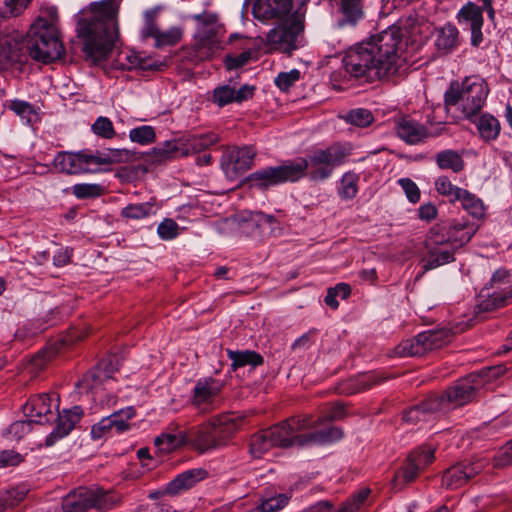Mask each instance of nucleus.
<instances>
[{"label":"nucleus","mask_w":512,"mask_h":512,"mask_svg":"<svg viewBox=\"0 0 512 512\" xmlns=\"http://www.w3.org/2000/svg\"><path fill=\"white\" fill-rule=\"evenodd\" d=\"M480 387V373L474 372L458 380L441 395H432L421 404L410 408L403 414V420L412 425L428 422L434 414H446L467 404L473 399Z\"/></svg>","instance_id":"obj_4"},{"label":"nucleus","mask_w":512,"mask_h":512,"mask_svg":"<svg viewBox=\"0 0 512 512\" xmlns=\"http://www.w3.org/2000/svg\"><path fill=\"white\" fill-rule=\"evenodd\" d=\"M506 372V368L503 365L488 366L482 368V384L491 378H497Z\"/></svg>","instance_id":"obj_64"},{"label":"nucleus","mask_w":512,"mask_h":512,"mask_svg":"<svg viewBox=\"0 0 512 512\" xmlns=\"http://www.w3.org/2000/svg\"><path fill=\"white\" fill-rule=\"evenodd\" d=\"M7 107L26 123H32L33 118L36 117L33 106L26 101L14 99L7 104Z\"/></svg>","instance_id":"obj_41"},{"label":"nucleus","mask_w":512,"mask_h":512,"mask_svg":"<svg viewBox=\"0 0 512 512\" xmlns=\"http://www.w3.org/2000/svg\"><path fill=\"white\" fill-rule=\"evenodd\" d=\"M307 417H291L278 425L254 434L250 440L249 452L254 458H261L275 446L288 448L296 446L295 432L309 428Z\"/></svg>","instance_id":"obj_6"},{"label":"nucleus","mask_w":512,"mask_h":512,"mask_svg":"<svg viewBox=\"0 0 512 512\" xmlns=\"http://www.w3.org/2000/svg\"><path fill=\"white\" fill-rule=\"evenodd\" d=\"M298 417H307L310 422L309 428H306L301 432H295V442L298 447L332 443L340 440L343 436L341 429L337 427H328L323 430H317V426L323 421L322 418L317 421H312V418L309 415H299Z\"/></svg>","instance_id":"obj_17"},{"label":"nucleus","mask_w":512,"mask_h":512,"mask_svg":"<svg viewBox=\"0 0 512 512\" xmlns=\"http://www.w3.org/2000/svg\"><path fill=\"white\" fill-rule=\"evenodd\" d=\"M253 51L250 48L245 49L239 55H228L225 58V65L227 69H237L249 62L252 57Z\"/></svg>","instance_id":"obj_59"},{"label":"nucleus","mask_w":512,"mask_h":512,"mask_svg":"<svg viewBox=\"0 0 512 512\" xmlns=\"http://www.w3.org/2000/svg\"><path fill=\"white\" fill-rule=\"evenodd\" d=\"M451 336L450 330L446 328L424 331L412 339L402 341L396 347V354L401 357L422 356L447 344Z\"/></svg>","instance_id":"obj_12"},{"label":"nucleus","mask_w":512,"mask_h":512,"mask_svg":"<svg viewBox=\"0 0 512 512\" xmlns=\"http://www.w3.org/2000/svg\"><path fill=\"white\" fill-rule=\"evenodd\" d=\"M135 416L132 406L118 410L107 417H103L91 428V437L99 440L114 433H122L129 429L128 421Z\"/></svg>","instance_id":"obj_18"},{"label":"nucleus","mask_w":512,"mask_h":512,"mask_svg":"<svg viewBox=\"0 0 512 512\" xmlns=\"http://www.w3.org/2000/svg\"><path fill=\"white\" fill-rule=\"evenodd\" d=\"M20 461L19 454L9 450L0 451V468L17 465Z\"/></svg>","instance_id":"obj_63"},{"label":"nucleus","mask_w":512,"mask_h":512,"mask_svg":"<svg viewBox=\"0 0 512 512\" xmlns=\"http://www.w3.org/2000/svg\"><path fill=\"white\" fill-rule=\"evenodd\" d=\"M118 7L111 0L94 2L83 9L77 19V33L83 41V51L93 62L106 59L119 38Z\"/></svg>","instance_id":"obj_3"},{"label":"nucleus","mask_w":512,"mask_h":512,"mask_svg":"<svg viewBox=\"0 0 512 512\" xmlns=\"http://www.w3.org/2000/svg\"><path fill=\"white\" fill-rule=\"evenodd\" d=\"M510 302H512V289L494 291L492 294H487L486 298L482 300V312L493 311L508 305Z\"/></svg>","instance_id":"obj_36"},{"label":"nucleus","mask_w":512,"mask_h":512,"mask_svg":"<svg viewBox=\"0 0 512 512\" xmlns=\"http://www.w3.org/2000/svg\"><path fill=\"white\" fill-rule=\"evenodd\" d=\"M474 232L475 229L472 226L458 223L449 228L445 239L455 249L467 243Z\"/></svg>","instance_id":"obj_33"},{"label":"nucleus","mask_w":512,"mask_h":512,"mask_svg":"<svg viewBox=\"0 0 512 512\" xmlns=\"http://www.w3.org/2000/svg\"><path fill=\"white\" fill-rule=\"evenodd\" d=\"M227 355L229 359L232 361L231 367L233 370H237L240 367L251 366L256 367L263 364V357L251 350H227Z\"/></svg>","instance_id":"obj_30"},{"label":"nucleus","mask_w":512,"mask_h":512,"mask_svg":"<svg viewBox=\"0 0 512 512\" xmlns=\"http://www.w3.org/2000/svg\"><path fill=\"white\" fill-rule=\"evenodd\" d=\"M480 472L478 462L468 465H455L447 469L442 476V485L448 489H457Z\"/></svg>","instance_id":"obj_27"},{"label":"nucleus","mask_w":512,"mask_h":512,"mask_svg":"<svg viewBox=\"0 0 512 512\" xmlns=\"http://www.w3.org/2000/svg\"><path fill=\"white\" fill-rule=\"evenodd\" d=\"M51 19H37L30 27L24 48L29 56L43 63L53 62L64 54V46L59 40L56 28L55 12L50 13Z\"/></svg>","instance_id":"obj_5"},{"label":"nucleus","mask_w":512,"mask_h":512,"mask_svg":"<svg viewBox=\"0 0 512 512\" xmlns=\"http://www.w3.org/2000/svg\"><path fill=\"white\" fill-rule=\"evenodd\" d=\"M199 27L195 38L197 54L202 59L213 57L221 49L222 25L215 13L204 11L192 15Z\"/></svg>","instance_id":"obj_11"},{"label":"nucleus","mask_w":512,"mask_h":512,"mask_svg":"<svg viewBox=\"0 0 512 512\" xmlns=\"http://www.w3.org/2000/svg\"><path fill=\"white\" fill-rule=\"evenodd\" d=\"M24 7V0H0V17L9 18L17 16Z\"/></svg>","instance_id":"obj_54"},{"label":"nucleus","mask_w":512,"mask_h":512,"mask_svg":"<svg viewBox=\"0 0 512 512\" xmlns=\"http://www.w3.org/2000/svg\"><path fill=\"white\" fill-rule=\"evenodd\" d=\"M359 175L354 172H346L340 181L339 196L344 200L353 199L358 193Z\"/></svg>","instance_id":"obj_38"},{"label":"nucleus","mask_w":512,"mask_h":512,"mask_svg":"<svg viewBox=\"0 0 512 512\" xmlns=\"http://www.w3.org/2000/svg\"><path fill=\"white\" fill-rule=\"evenodd\" d=\"M83 414V409L80 406H73L59 412L56 427L45 439L46 446H53L57 441L66 437L80 421Z\"/></svg>","instance_id":"obj_20"},{"label":"nucleus","mask_w":512,"mask_h":512,"mask_svg":"<svg viewBox=\"0 0 512 512\" xmlns=\"http://www.w3.org/2000/svg\"><path fill=\"white\" fill-rule=\"evenodd\" d=\"M28 488L25 485H20L11 490L6 491L0 496L1 501L4 503L5 509L13 508L18 505L27 495Z\"/></svg>","instance_id":"obj_43"},{"label":"nucleus","mask_w":512,"mask_h":512,"mask_svg":"<svg viewBox=\"0 0 512 512\" xmlns=\"http://www.w3.org/2000/svg\"><path fill=\"white\" fill-rule=\"evenodd\" d=\"M300 71L292 69L288 72H281L275 78V85L282 91H287L300 79Z\"/></svg>","instance_id":"obj_56"},{"label":"nucleus","mask_w":512,"mask_h":512,"mask_svg":"<svg viewBox=\"0 0 512 512\" xmlns=\"http://www.w3.org/2000/svg\"><path fill=\"white\" fill-rule=\"evenodd\" d=\"M206 476L207 472L202 468H194L184 471L167 483L161 490V493L169 496L179 495L194 487L198 482L205 479Z\"/></svg>","instance_id":"obj_24"},{"label":"nucleus","mask_w":512,"mask_h":512,"mask_svg":"<svg viewBox=\"0 0 512 512\" xmlns=\"http://www.w3.org/2000/svg\"><path fill=\"white\" fill-rule=\"evenodd\" d=\"M153 209V205L145 203L130 204L121 210V216L127 219L140 220L148 217Z\"/></svg>","instance_id":"obj_39"},{"label":"nucleus","mask_w":512,"mask_h":512,"mask_svg":"<svg viewBox=\"0 0 512 512\" xmlns=\"http://www.w3.org/2000/svg\"><path fill=\"white\" fill-rule=\"evenodd\" d=\"M427 256L423 259L422 274L454 261V248L446 242L445 235L431 229L425 241Z\"/></svg>","instance_id":"obj_13"},{"label":"nucleus","mask_w":512,"mask_h":512,"mask_svg":"<svg viewBox=\"0 0 512 512\" xmlns=\"http://www.w3.org/2000/svg\"><path fill=\"white\" fill-rule=\"evenodd\" d=\"M500 132L499 121L489 114H482V139H496Z\"/></svg>","instance_id":"obj_48"},{"label":"nucleus","mask_w":512,"mask_h":512,"mask_svg":"<svg viewBox=\"0 0 512 512\" xmlns=\"http://www.w3.org/2000/svg\"><path fill=\"white\" fill-rule=\"evenodd\" d=\"M158 15L157 9H150L144 13V26L141 30V37L143 39L147 38H156L158 35L159 29L155 23V19Z\"/></svg>","instance_id":"obj_49"},{"label":"nucleus","mask_w":512,"mask_h":512,"mask_svg":"<svg viewBox=\"0 0 512 512\" xmlns=\"http://www.w3.org/2000/svg\"><path fill=\"white\" fill-rule=\"evenodd\" d=\"M351 150V145L348 143H334L326 149L314 150L307 159L288 160L280 166L258 170L251 175V180L259 187L267 188L285 182L298 181L309 169L312 180L323 181L332 175L336 166L345 162Z\"/></svg>","instance_id":"obj_2"},{"label":"nucleus","mask_w":512,"mask_h":512,"mask_svg":"<svg viewBox=\"0 0 512 512\" xmlns=\"http://www.w3.org/2000/svg\"><path fill=\"white\" fill-rule=\"evenodd\" d=\"M435 161L440 169L452 170L457 173L464 168V162L461 155L454 150H443L436 154Z\"/></svg>","instance_id":"obj_35"},{"label":"nucleus","mask_w":512,"mask_h":512,"mask_svg":"<svg viewBox=\"0 0 512 512\" xmlns=\"http://www.w3.org/2000/svg\"><path fill=\"white\" fill-rule=\"evenodd\" d=\"M343 14L340 24H355L362 18L361 0H334Z\"/></svg>","instance_id":"obj_32"},{"label":"nucleus","mask_w":512,"mask_h":512,"mask_svg":"<svg viewBox=\"0 0 512 512\" xmlns=\"http://www.w3.org/2000/svg\"><path fill=\"white\" fill-rule=\"evenodd\" d=\"M57 354V348L50 346L36 353L30 360L29 369L31 372L42 370Z\"/></svg>","instance_id":"obj_42"},{"label":"nucleus","mask_w":512,"mask_h":512,"mask_svg":"<svg viewBox=\"0 0 512 512\" xmlns=\"http://www.w3.org/2000/svg\"><path fill=\"white\" fill-rule=\"evenodd\" d=\"M394 129L397 136L409 145L419 144L429 136L424 125L409 117L396 118Z\"/></svg>","instance_id":"obj_23"},{"label":"nucleus","mask_w":512,"mask_h":512,"mask_svg":"<svg viewBox=\"0 0 512 512\" xmlns=\"http://www.w3.org/2000/svg\"><path fill=\"white\" fill-rule=\"evenodd\" d=\"M120 501V496L112 490L99 487L80 488L69 493L62 500L64 512H89L92 509L105 511L113 508Z\"/></svg>","instance_id":"obj_9"},{"label":"nucleus","mask_w":512,"mask_h":512,"mask_svg":"<svg viewBox=\"0 0 512 512\" xmlns=\"http://www.w3.org/2000/svg\"><path fill=\"white\" fill-rule=\"evenodd\" d=\"M458 21L464 28L471 30L472 44L477 46L480 41V7L468 2L458 12Z\"/></svg>","instance_id":"obj_28"},{"label":"nucleus","mask_w":512,"mask_h":512,"mask_svg":"<svg viewBox=\"0 0 512 512\" xmlns=\"http://www.w3.org/2000/svg\"><path fill=\"white\" fill-rule=\"evenodd\" d=\"M404 30L393 24L367 41L351 48L343 58L345 71L367 81L395 75L405 61Z\"/></svg>","instance_id":"obj_1"},{"label":"nucleus","mask_w":512,"mask_h":512,"mask_svg":"<svg viewBox=\"0 0 512 512\" xmlns=\"http://www.w3.org/2000/svg\"><path fill=\"white\" fill-rule=\"evenodd\" d=\"M157 234L160 239L169 241L175 239L179 235V226L171 218H165L157 227Z\"/></svg>","instance_id":"obj_50"},{"label":"nucleus","mask_w":512,"mask_h":512,"mask_svg":"<svg viewBox=\"0 0 512 512\" xmlns=\"http://www.w3.org/2000/svg\"><path fill=\"white\" fill-rule=\"evenodd\" d=\"M129 138L132 142L148 145L155 141L156 133L155 129L149 125H142L136 128H133L129 132Z\"/></svg>","instance_id":"obj_40"},{"label":"nucleus","mask_w":512,"mask_h":512,"mask_svg":"<svg viewBox=\"0 0 512 512\" xmlns=\"http://www.w3.org/2000/svg\"><path fill=\"white\" fill-rule=\"evenodd\" d=\"M398 184L405 192L408 200L411 203H417L420 199V190L418 186L409 178H401L398 180Z\"/></svg>","instance_id":"obj_61"},{"label":"nucleus","mask_w":512,"mask_h":512,"mask_svg":"<svg viewBox=\"0 0 512 512\" xmlns=\"http://www.w3.org/2000/svg\"><path fill=\"white\" fill-rule=\"evenodd\" d=\"M53 407L58 408V404L52 403L50 394H40L32 397L24 406L23 412L30 422L37 424H48L54 419Z\"/></svg>","instance_id":"obj_19"},{"label":"nucleus","mask_w":512,"mask_h":512,"mask_svg":"<svg viewBox=\"0 0 512 512\" xmlns=\"http://www.w3.org/2000/svg\"><path fill=\"white\" fill-rule=\"evenodd\" d=\"M304 15L294 13L279 19L277 25L267 33L270 50L291 55L305 46Z\"/></svg>","instance_id":"obj_8"},{"label":"nucleus","mask_w":512,"mask_h":512,"mask_svg":"<svg viewBox=\"0 0 512 512\" xmlns=\"http://www.w3.org/2000/svg\"><path fill=\"white\" fill-rule=\"evenodd\" d=\"M238 222L243 232L252 237H270L280 234L278 221L262 212L243 211L238 216Z\"/></svg>","instance_id":"obj_14"},{"label":"nucleus","mask_w":512,"mask_h":512,"mask_svg":"<svg viewBox=\"0 0 512 512\" xmlns=\"http://www.w3.org/2000/svg\"><path fill=\"white\" fill-rule=\"evenodd\" d=\"M218 142V136L214 133L193 135L187 139L186 147L182 155L199 153Z\"/></svg>","instance_id":"obj_31"},{"label":"nucleus","mask_w":512,"mask_h":512,"mask_svg":"<svg viewBox=\"0 0 512 512\" xmlns=\"http://www.w3.org/2000/svg\"><path fill=\"white\" fill-rule=\"evenodd\" d=\"M256 151L251 146L233 147L222 157V168L226 176L232 180L244 174L253 166Z\"/></svg>","instance_id":"obj_16"},{"label":"nucleus","mask_w":512,"mask_h":512,"mask_svg":"<svg viewBox=\"0 0 512 512\" xmlns=\"http://www.w3.org/2000/svg\"><path fill=\"white\" fill-rule=\"evenodd\" d=\"M434 460V450L430 447H420L412 451L405 465L402 468V477L406 483L413 481L419 471L432 463Z\"/></svg>","instance_id":"obj_25"},{"label":"nucleus","mask_w":512,"mask_h":512,"mask_svg":"<svg viewBox=\"0 0 512 512\" xmlns=\"http://www.w3.org/2000/svg\"><path fill=\"white\" fill-rule=\"evenodd\" d=\"M446 107L459 105L464 119L473 123L480 131V79L468 76L460 83L453 81L444 94Z\"/></svg>","instance_id":"obj_7"},{"label":"nucleus","mask_w":512,"mask_h":512,"mask_svg":"<svg viewBox=\"0 0 512 512\" xmlns=\"http://www.w3.org/2000/svg\"><path fill=\"white\" fill-rule=\"evenodd\" d=\"M292 8L291 0H257L253 5V15L256 19L266 21L273 18L281 19Z\"/></svg>","instance_id":"obj_26"},{"label":"nucleus","mask_w":512,"mask_h":512,"mask_svg":"<svg viewBox=\"0 0 512 512\" xmlns=\"http://www.w3.org/2000/svg\"><path fill=\"white\" fill-rule=\"evenodd\" d=\"M370 489L365 488L359 491L352 499L347 500L339 512H356L361 504L368 498Z\"/></svg>","instance_id":"obj_60"},{"label":"nucleus","mask_w":512,"mask_h":512,"mask_svg":"<svg viewBox=\"0 0 512 512\" xmlns=\"http://www.w3.org/2000/svg\"><path fill=\"white\" fill-rule=\"evenodd\" d=\"M234 98L235 89L229 85L216 87L213 91V101L220 107L235 102Z\"/></svg>","instance_id":"obj_53"},{"label":"nucleus","mask_w":512,"mask_h":512,"mask_svg":"<svg viewBox=\"0 0 512 512\" xmlns=\"http://www.w3.org/2000/svg\"><path fill=\"white\" fill-rule=\"evenodd\" d=\"M344 119L353 125H356L359 127H366L372 123L373 115L367 109L357 108V109H353L350 112H348L344 116Z\"/></svg>","instance_id":"obj_46"},{"label":"nucleus","mask_w":512,"mask_h":512,"mask_svg":"<svg viewBox=\"0 0 512 512\" xmlns=\"http://www.w3.org/2000/svg\"><path fill=\"white\" fill-rule=\"evenodd\" d=\"M455 201H460L463 209L474 217L479 216L480 212V201L477 197L467 190L461 189L459 196L455 198Z\"/></svg>","instance_id":"obj_44"},{"label":"nucleus","mask_w":512,"mask_h":512,"mask_svg":"<svg viewBox=\"0 0 512 512\" xmlns=\"http://www.w3.org/2000/svg\"><path fill=\"white\" fill-rule=\"evenodd\" d=\"M97 172L100 166L113 163L131 162L135 159V153L127 149H109L107 151H97L94 153Z\"/></svg>","instance_id":"obj_29"},{"label":"nucleus","mask_w":512,"mask_h":512,"mask_svg":"<svg viewBox=\"0 0 512 512\" xmlns=\"http://www.w3.org/2000/svg\"><path fill=\"white\" fill-rule=\"evenodd\" d=\"M221 388V384L211 377L199 379L193 388L192 404L201 411L208 410Z\"/></svg>","instance_id":"obj_22"},{"label":"nucleus","mask_w":512,"mask_h":512,"mask_svg":"<svg viewBox=\"0 0 512 512\" xmlns=\"http://www.w3.org/2000/svg\"><path fill=\"white\" fill-rule=\"evenodd\" d=\"M288 501L289 496L287 494H279L263 500L260 508L262 512H276L285 507Z\"/></svg>","instance_id":"obj_57"},{"label":"nucleus","mask_w":512,"mask_h":512,"mask_svg":"<svg viewBox=\"0 0 512 512\" xmlns=\"http://www.w3.org/2000/svg\"><path fill=\"white\" fill-rule=\"evenodd\" d=\"M458 30L454 25L447 24L437 30L435 44L439 50L450 51L456 46Z\"/></svg>","instance_id":"obj_37"},{"label":"nucleus","mask_w":512,"mask_h":512,"mask_svg":"<svg viewBox=\"0 0 512 512\" xmlns=\"http://www.w3.org/2000/svg\"><path fill=\"white\" fill-rule=\"evenodd\" d=\"M23 49L24 39L18 32L0 33V70L7 69L14 62H20Z\"/></svg>","instance_id":"obj_21"},{"label":"nucleus","mask_w":512,"mask_h":512,"mask_svg":"<svg viewBox=\"0 0 512 512\" xmlns=\"http://www.w3.org/2000/svg\"><path fill=\"white\" fill-rule=\"evenodd\" d=\"M102 190V186L96 183H79L72 187V192L78 199L98 197Z\"/></svg>","instance_id":"obj_47"},{"label":"nucleus","mask_w":512,"mask_h":512,"mask_svg":"<svg viewBox=\"0 0 512 512\" xmlns=\"http://www.w3.org/2000/svg\"><path fill=\"white\" fill-rule=\"evenodd\" d=\"M92 131L103 138L111 139L115 135L114 127L111 120L107 117L100 116L92 125Z\"/></svg>","instance_id":"obj_55"},{"label":"nucleus","mask_w":512,"mask_h":512,"mask_svg":"<svg viewBox=\"0 0 512 512\" xmlns=\"http://www.w3.org/2000/svg\"><path fill=\"white\" fill-rule=\"evenodd\" d=\"M237 428L235 419L230 415H221L210 423L192 429L187 441L201 453L224 445L228 436Z\"/></svg>","instance_id":"obj_10"},{"label":"nucleus","mask_w":512,"mask_h":512,"mask_svg":"<svg viewBox=\"0 0 512 512\" xmlns=\"http://www.w3.org/2000/svg\"><path fill=\"white\" fill-rule=\"evenodd\" d=\"M28 418L26 420H20L12 423L9 427V434L12 435L16 439L22 438L31 430V424Z\"/></svg>","instance_id":"obj_62"},{"label":"nucleus","mask_w":512,"mask_h":512,"mask_svg":"<svg viewBox=\"0 0 512 512\" xmlns=\"http://www.w3.org/2000/svg\"><path fill=\"white\" fill-rule=\"evenodd\" d=\"M435 188L437 192L443 196H446L450 201H455V198L459 196L461 188L453 185L448 177L440 176L435 182Z\"/></svg>","instance_id":"obj_51"},{"label":"nucleus","mask_w":512,"mask_h":512,"mask_svg":"<svg viewBox=\"0 0 512 512\" xmlns=\"http://www.w3.org/2000/svg\"><path fill=\"white\" fill-rule=\"evenodd\" d=\"M182 33L179 28L173 27L164 32H158L155 38L156 47L175 45L181 39Z\"/></svg>","instance_id":"obj_52"},{"label":"nucleus","mask_w":512,"mask_h":512,"mask_svg":"<svg viewBox=\"0 0 512 512\" xmlns=\"http://www.w3.org/2000/svg\"><path fill=\"white\" fill-rule=\"evenodd\" d=\"M154 443L160 450L169 452L183 443V438L173 434H163L155 438Z\"/></svg>","instance_id":"obj_58"},{"label":"nucleus","mask_w":512,"mask_h":512,"mask_svg":"<svg viewBox=\"0 0 512 512\" xmlns=\"http://www.w3.org/2000/svg\"><path fill=\"white\" fill-rule=\"evenodd\" d=\"M494 468L502 469L512 465V439L507 441L493 456Z\"/></svg>","instance_id":"obj_45"},{"label":"nucleus","mask_w":512,"mask_h":512,"mask_svg":"<svg viewBox=\"0 0 512 512\" xmlns=\"http://www.w3.org/2000/svg\"><path fill=\"white\" fill-rule=\"evenodd\" d=\"M182 150L177 142L173 140L165 141L152 149L150 153L151 161L153 163L165 162L178 156L180 152L182 153Z\"/></svg>","instance_id":"obj_34"},{"label":"nucleus","mask_w":512,"mask_h":512,"mask_svg":"<svg viewBox=\"0 0 512 512\" xmlns=\"http://www.w3.org/2000/svg\"><path fill=\"white\" fill-rule=\"evenodd\" d=\"M55 168L66 174L96 173L94 153L86 150L79 152H59L54 158Z\"/></svg>","instance_id":"obj_15"}]
</instances>
